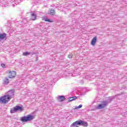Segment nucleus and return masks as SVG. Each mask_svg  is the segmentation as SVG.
<instances>
[{
    "label": "nucleus",
    "mask_w": 127,
    "mask_h": 127,
    "mask_svg": "<svg viewBox=\"0 0 127 127\" xmlns=\"http://www.w3.org/2000/svg\"><path fill=\"white\" fill-rule=\"evenodd\" d=\"M33 119V116L29 115L27 116L22 117L20 119V121L23 122V123H26V122H30V121H32Z\"/></svg>",
    "instance_id": "obj_3"
},
{
    "label": "nucleus",
    "mask_w": 127,
    "mask_h": 127,
    "mask_svg": "<svg viewBox=\"0 0 127 127\" xmlns=\"http://www.w3.org/2000/svg\"><path fill=\"white\" fill-rule=\"evenodd\" d=\"M115 96L109 97L107 100L102 101V104L98 105V106L95 108V109L96 110L104 109V108H106V107L108 106V104L111 103L113 100L115 99Z\"/></svg>",
    "instance_id": "obj_2"
},
{
    "label": "nucleus",
    "mask_w": 127,
    "mask_h": 127,
    "mask_svg": "<svg viewBox=\"0 0 127 127\" xmlns=\"http://www.w3.org/2000/svg\"><path fill=\"white\" fill-rule=\"evenodd\" d=\"M76 99H77V97L76 96L69 97L68 98V102H72V101H74V100H76Z\"/></svg>",
    "instance_id": "obj_15"
},
{
    "label": "nucleus",
    "mask_w": 127,
    "mask_h": 127,
    "mask_svg": "<svg viewBox=\"0 0 127 127\" xmlns=\"http://www.w3.org/2000/svg\"><path fill=\"white\" fill-rule=\"evenodd\" d=\"M13 96H14V90H10L8 91V94L4 95L0 98V103H1L2 104H6V103L9 102Z\"/></svg>",
    "instance_id": "obj_1"
},
{
    "label": "nucleus",
    "mask_w": 127,
    "mask_h": 127,
    "mask_svg": "<svg viewBox=\"0 0 127 127\" xmlns=\"http://www.w3.org/2000/svg\"><path fill=\"white\" fill-rule=\"evenodd\" d=\"M122 88H123V89H126V88H127V87L125 86H124Z\"/></svg>",
    "instance_id": "obj_22"
},
{
    "label": "nucleus",
    "mask_w": 127,
    "mask_h": 127,
    "mask_svg": "<svg viewBox=\"0 0 127 127\" xmlns=\"http://www.w3.org/2000/svg\"><path fill=\"white\" fill-rule=\"evenodd\" d=\"M78 109H80V105H79L78 106H76L73 110H77Z\"/></svg>",
    "instance_id": "obj_19"
},
{
    "label": "nucleus",
    "mask_w": 127,
    "mask_h": 127,
    "mask_svg": "<svg viewBox=\"0 0 127 127\" xmlns=\"http://www.w3.org/2000/svg\"><path fill=\"white\" fill-rule=\"evenodd\" d=\"M88 92V89L85 87H81L80 89V96H84Z\"/></svg>",
    "instance_id": "obj_5"
},
{
    "label": "nucleus",
    "mask_w": 127,
    "mask_h": 127,
    "mask_svg": "<svg viewBox=\"0 0 127 127\" xmlns=\"http://www.w3.org/2000/svg\"><path fill=\"white\" fill-rule=\"evenodd\" d=\"M1 67H2L3 68H5V64H1Z\"/></svg>",
    "instance_id": "obj_21"
},
{
    "label": "nucleus",
    "mask_w": 127,
    "mask_h": 127,
    "mask_svg": "<svg viewBox=\"0 0 127 127\" xmlns=\"http://www.w3.org/2000/svg\"><path fill=\"white\" fill-rule=\"evenodd\" d=\"M80 112H82V110H80Z\"/></svg>",
    "instance_id": "obj_28"
},
{
    "label": "nucleus",
    "mask_w": 127,
    "mask_h": 127,
    "mask_svg": "<svg viewBox=\"0 0 127 127\" xmlns=\"http://www.w3.org/2000/svg\"><path fill=\"white\" fill-rule=\"evenodd\" d=\"M97 43V36L94 37L91 42V45L92 46H95L96 43Z\"/></svg>",
    "instance_id": "obj_8"
},
{
    "label": "nucleus",
    "mask_w": 127,
    "mask_h": 127,
    "mask_svg": "<svg viewBox=\"0 0 127 127\" xmlns=\"http://www.w3.org/2000/svg\"><path fill=\"white\" fill-rule=\"evenodd\" d=\"M34 54H35V53L34 52H26L23 53V56H28V55H34Z\"/></svg>",
    "instance_id": "obj_9"
},
{
    "label": "nucleus",
    "mask_w": 127,
    "mask_h": 127,
    "mask_svg": "<svg viewBox=\"0 0 127 127\" xmlns=\"http://www.w3.org/2000/svg\"><path fill=\"white\" fill-rule=\"evenodd\" d=\"M5 37H6V34L5 33H0V39H1V40H2L3 39H4V38H5Z\"/></svg>",
    "instance_id": "obj_13"
},
{
    "label": "nucleus",
    "mask_w": 127,
    "mask_h": 127,
    "mask_svg": "<svg viewBox=\"0 0 127 127\" xmlns=\"http://www.w3.org/2000/svg\"><path fill=\"white\" fill-rule=\"evenodd\" d=\"M78 126H80V120L77 121L73 123H72L70 127H79Z\"/></svg>",
    "instance_id": "obj_7"
},
{
    "label": "nucleus",
    "mask_w": 127,
    "mask_h": 127,
    "mask_svg": "<svg viewBox=\"0 0 127 127\" xmlns=\"http://www.w3.org/2000/svg\"><path fill=\"white\" fill-rule=\"evenodd\" d=\"M16 76V72L15 71H9V76H8V78L9 79H12L14 78Z\"/></svg>",
    "instance_id": "obj_6"
},
{
    "label": "nucleus",
    "mask_w": 127,
    "mask_h": 127,
    "mask_svg": "<svg viewBox=\"0 0 127 127\" xmlns=\"http://www.w3.org/2000/svg\"><path fill=\"white\" fill-rule=\"evenodd\" d=\"M31 19L32 20H35V19H36V17H37V15L35 13H32L31 14Z\"/></svg>",
    "instance_id": "obj_12"
},
{
    "label": "nucleus",
    "mask_w": 127,
    "mask_h": 127,
    "mask_svg": "<svg viewBox=\"0 0 127 127\" xmlns=\"http://www.w3.org/2000/svg\"><path fill=\"white\" fill-rule=\"evenodd\" d=\"M124 94H125L124 92H121V93L116 95L115 97H118V96H122V95H124Z\"/></svg>",
    "instance_id": "obj_18"
},
{
    "label": "nucleus",
    "mask_w": 127,
    "mask_h": 127,
    "mask_svg": "<svg viewBox=\"0 0 127 127\" xmlns=\"http://www.w3.org/2000/svg\"><path fill=\"white\" fill-rule=\"evenodd\" d=\"M81 82L82 84H83V83H84V81L81 80Z\"/></svg>",
    "instance_id": "obj_23"
},
{
    "label": "nucleus",
    "mask_w": 127,
    "mask_h": 127,
    "mask_svg": "<svg viewBox=\"0 0 127 127\" xmlns=\"http://www.w3.org/2000/svg\"><path fill=\"white\" fill-rule=\"evenodd\" d=\"M58 100L59 102H63L64 101H65V100H66V97H65V96H59L58 97Z\"/></svg>",
    "instance_id": "obj_11"
},
{
    "label": "nucleus",
    "mask_w": 127,
    "mask_h": 127,
    "mask_svg": "<svg viewBox=\"0 0 127 127\" xmlns=\"http://www.w3.org/2000/svg\"><path fill=\"white\" fill-rule=\"evenodd\" d=\"M68 58L71 59L72 57H73V55H72V54H69L68 55Z\"/></svg>",
    "instance_id": "obj_20"
},
{
    "label": "nucleus",
    "mask_w": 127,
    "mask_h": 127,
    "mask_svg": "<svg viewBox=\"0 0 127 127\" xmlns=\"http://www.w3.org/2000/svg\"><path fill=\"white\" fill-rule=\"evenodd\" d=\"M38 61V58H36V61Z\"/></svg>",
    "instance_id": "obj_25"
},
{
    "label": "nucleus",
    "mask_w": 127,
    "mask_h": 127,
    "mask_svg": "<svg viewBox=\"0 0 127 127\" xmlns=\"http://www.w3.org/2000/svg\"><path fill=\"white\" fill-rule=\"evenodd\" d=\"M80 126H82V127H88V123L85 121H83L82 120H80Z\"/></svg>",
    "instance_id": "obj_10"
},
{
    "label": "nucleus",
    "mask_w": 127,
    "mask_h": 127,
    "mask_svg": "<svg viewBox=\"0 0 127 127\" xmlns=\"http://www.w3.org/2000/svg\"><path fill=\"white\" fill-rule=\"evenodd\" d=\"M12 6H14V3H13V4H12Z\"/></svg>",
    "instance_id": "obj_27"
},
{
    "label": "nucleus",
    "mask_w": 127,
    "mask_h": 127,
    "mask_svg": "<svg viewBox=\"0 0 127 127\" xmlns=\"http://www.w3.org/2000/svg\"><path fill=\"white\" fill-rule=\"evenodd\" d=\"M9 83V80L7 77H4V80H3V84L7 85Z\"/></svg>",
    "instance_id": "obj_14"
},
{
    "label": "nucleus",
    "mask_w": 127,
    "mask_h": 127,
    "mask_svg": "<svg viewBox=\"0 0 127 127\" xmlns=\"http://www.w3.org/2000/svg\"><path fill=\"white\" fill-rule=\"evenodd\" d=\"M82 107H83V105H82L81 104L80 105V108H82Z\"/></svg>",
    "instance_id": "obj_24"
},
{
    "label": "nucleus",
    "mask_w": 127,
    "mask_h": 127,
    "mask_svg": "<svg viewBox=\"0 0 127 127\" xmlns=\"http://www.w3.org/2000/svg\"><path fill=\"white\" fill-rule=\"evenodd\" d=\"M18 111H20V112H22V111H23V108H22V107L16 106L13 107V109H11L10 112L11 114H14V113H16V112H18Z\"/></svg>",
    "instance_id": "obj_4"
},
{
    "label": "nucleus",
    "mask_w": 127,
    "mask_h": 127,
    "mask_svg": "<svg viewBox=\"0 0 127 127\" xmlns=\"http://www.w3.org/2000/svg\"><path fill=\"white\" fill-rule=\"evenodd\" d=\"M50 14L51 15H54V14H55V10H54V9H51Z\"/></svg>",
    "instance_id": "obj_16"
},
{
    "label": "nucleus",
    "mask_w": 127,
    "mask_h": 127,
    "mask_svg": "<svg viewBox=\"0 0 127 127\" xmlns=\"http://www.w3.org/2000/svg\"><path fill=\"white\" fill-rule=\"evenodd\" d=\"M17 3H18V2H16L15 3V4H17Z\"/></svg>",
    "instance_id": "obj_26"
},
{
    "label": "nucleus",
    "mask_w": 127,
    "mask_h": 127,
    "mask_svg": "<svg viewBox=\"0 0 127 127\" xmlns=\"http://www.w3.org/2000/svg\"><path fill=\"white\" fill-rule=\"evenodd\" d=\"M44 19L45 20V21H47V22H52V21L50 20V19H48L46 17H44Z\"/></svg>",
    "instance_id": "obj_17"
}]
</instances>
